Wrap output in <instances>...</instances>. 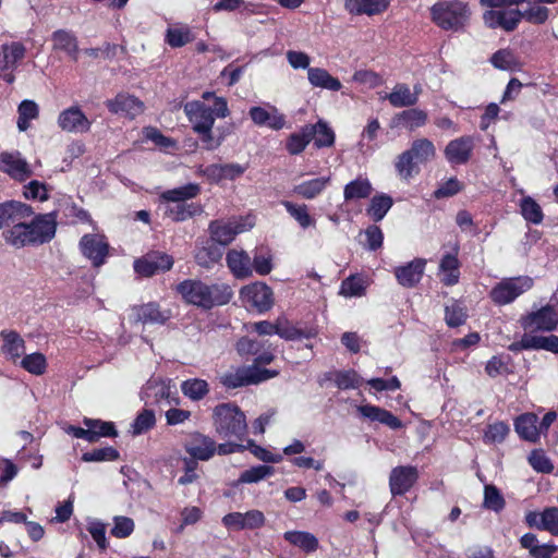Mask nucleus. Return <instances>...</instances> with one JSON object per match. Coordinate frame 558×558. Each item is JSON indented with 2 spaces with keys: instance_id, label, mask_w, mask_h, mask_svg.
Returning <instances> with one entry per match:
<instances>
[{
  "instance_id": "c03bdc74",
  "label": "nucleus",
  "mask_w": 558,
  "mask_h": 558,
  "mask_svg": "<svg viewBox=\"0 0 558 558\" xmlns=\"http://www.w3.org/2000/svg\"><path fill=\"white\" fill-rule=\"evenodd\" d=\"M519 209L525 221L532 222L535 226L542 223L544 219V214L542 211V206L535 202V199L531 196H524L521 198L519 203Z\"/></svg>"
},
{
  "instance_id": "c756f323",
  "label": "nucleus",
  "mask_w": 558,
  "mask_h": 558,
  "mask_svg": "<svg viewBox=\"0 0 558 558\" xmlns=\"http://www.w3.org/2000/svg\"><path fill=\"white\" fill-rule=\"evenodd\" d=\"M388 3V0H344V8L350 14L374 15L384 12Z\"/></svg>"
},
{
  "instance_id": "dca6fc26",
  "label": "nucleus",
  "mask_w": 558,
  "mask_h": 558,
  "mask_svg": "<svg viewBox=\"0 0 558 558\" xmlns=\"http://www.w3.org/2000/svg\"><path fill=\"white\" fill-rule=\"evenodd\" d=\"M0 171L15 181H25L32 175V168L19 150L0 151Z\"/></svg>"
},
{
  "instance_id": "a878e982",
  "label": "nucleus",
  "mask_w": 558,
  "mask_h": 558,
  "mask_svg": "<svg viewBox=\"0 0 558 558\" xmlns=\"http://www.w3.org/2000/svg\"><path fill=\"white\" fill-rule=\"evenodd\" d=\"M459 244H453L451 252L445 253L439 262V274L445 286H453L459 282Z\"/></svg>"
},
{
  "instance_id": "423d86ee",
  "label": "nucleus",
  "mask_w": 558,
  "mask_h": 558,
  "mask_svg": "<svg viewBox=\"0 0 558 558\" xmlns=\"http://www.w3.org/2000/svg\"><path fill=\"white\" fill-rule=\"evenodd\" d=\"M184 113L194 132H208L215 125V118L229 116L228 101L225 98H215L211 107L198 100L189 101L184 104Z\"/></svg>"
},
{
  "instance_id": "69168bd1",
  "label": "nucleus",
  "mask_w": 558,
  "mask_h": 558,
  "mask_svg": "<svg viewBox=\"0 0 558 558\" xmlns=\"http://www.w3.org/2000/svg\"><path fill=\"white\" fill-rule=\"evenodd\" d=\"M87 530L101 550H106L108 542L106 538V523L99 520H90Z\"/></svg>"
},
{
  "instance_id": "7c9ffc66",
  "label": "nucleus",
  "mask_w": 558,
  "mask_h": 558,
  "mask_svg": "<svg viewBox=\"0 0 558 558\" xmlns=\"http://www.w3.org/2000/svg\"><path fill=\"white\" fill-rule=\"evenodd\" d=\"M537 422L538 417L527 412L514 421V429L522 439L535 442L539 439Z\"/></svg>"
},
{
  "instance_id": "0eeeda50",
  "label": "nucleus",
  "mask_w": 558,
  "mask_h": 558,
  "mask_svg": "<svg viewBox=\"0 0 558 558\" xmlns=\"http://www.w3.org/2000/svg\"><path fill=\"white\" fill-rule=\"evenodd\" d=\"M33 215L32 206L21 202L0 204V229L2 238L9 245L16 247L17 235L22 230L23 220Z\"/></svg>"
},
{
  "instance_id": "393cba45",
  "label": "nucleus",
  "mask_w": 558,
  "mask_h": 558,
  "mask_svg": "<svg viewBox=\"0 0 558 558\" xmlns=\"http://www.w3.org/2000/svg\"><path fill=\"white\" fill-rule=\"evenodd\" d=\"M1 352L4 357L12 363H20L25 353V341L15 330H2Z\"/></svg>"
},
{
  "instance_id": "2f4dec72",
  "label": "nucleus",
  "mask_w": 558,
  "mask_h": 558,
  "mask_svg": "<svg viewBox=\"0 0 558 558\" xmlns=\"http://www.w3.org/2000/svg\"><path fill=\"white\" fill-rule=\"evenodd\" d=\"M227 266L236 278L252 275V262L244 251H230L227 253Z\"/></svg>"
},
{
  "instance_id": "de8ad7c7",
  "label": "nucleus",
  "mask_w": 558,
  "mask_h": 558,
  "mask_svg": "<svg viewBox=\"0 0 558 558\" xmlns=\"http://www.w3.org/2000/svg\"><path fill=\"white\" fill-rule=\"evenodd\" d=\"M311 138L315 140L316 147H330L335 143V133L325 122L319 120L316 124L308 125Z\"/></svg>"
},
{
  "instance_id": "4be33fe9",
  "label": "nucleus",
  "mask_w": 558,
  "mask_h": 558,
  "mask_svg": "<svg viewBox=\"0 0 558 558\" xmlns=\"http://www.w3.org/2000/svg\"><path fill=\"white\" fill-rule=\"evenodd\" d=\"M173 267V259L171 255L165 253L149 254L143 259L134 262V269L137 275L150 277L158 271L169 270Z\"/></svg>"
},
{
  "instance_id": "09e8293b",
  "label": "nucleus",
  "mask_w": 558,
  "mask_h": 558,
  "mask_svg": "<svg viewBox=\"0 0 558 558\" xmlns=\"http://www.w3.org/2000/svg\"><path fill=\"white\" fill-rule=\"evenodd\" d=\"M292 218L300 225L301 228L306 229L315 226V219L308 213V207L305 204H294L291 202L281 203Z\"/></svg>"
},
{
  "instance_id": "ddd939ff",
  "label": "nucleus",
  "mask_w": 558,
  "mask_h": 558,
  "mask_svg": "<svg viewBox=\"0 0 558 558\" xmlns=\"http://www.w3.org/2000/svg\"><path fill=\"white\" fill-rule=\"evenodd\" d=\"M520 324L525 331H553L558 325V314L553 305L542 306L520 318Z\"/></svg>"
},
{
  "instance_id": "9b49d317",
  "label": "nucleus",
  "mask_w": 558,
  "mask_h": 558,
  "mask_svg": "<svg viewBox=\"0 0 558 558\" xmlns=\"http://www.w3.org/2000/svg\"><path fill=\"white\" fill-rule=\"evenodd\" d=\"M253 226V221L250 219L234 218L231 220H214L208 229L214 243L228 245L233 242L235 235L247 231Z\"/></svg>"
},
{
  "instance_id": "864d4df0",
  "label": "nucleus",
  "mask_w": 558,
  "mask_h": 558,
  "mask_svg": "<svg viewBox=\"0 0 558 558\" xmlns=\"http://www.w3.org/2000/svg\"><path fill=\"white\" fill-rule=\"evenodd\" d=\"M311 130L308 125L302 128L301 132L292 133L289 135L287 142V149L290 155H299L312 141Z\"/></svg>"
},
{
  "instance_id": "cd10ccee",
  "label": "nucleus",
  "mask_w": 558,
  "mask_h": 558,
  "mask_svg": "<svg viewBox=\"0 0 558 558\" xmlns=\"http://www.w3.org/2000/svg\"><path fill=\"white\" fill-rule=\"evenodd\" d=\"M357 410L363 417L369 418L371 421H377L380 424L389 426L393 430H398V428L402 427L401 420L391 414L390 411L374 407V404H362Z\"/></svg>"
},
{
  "instance_id": "7ed1b4c3",
  "label": "nucleus",
  "mask_w": 558,
  "mask_h": 558,
  "mask_svg": "<svg viewBox=\"0 0 558 558\" xmlns=\"http://www.w3.org/2000/svg\"><path fill=\"white\" fill-rule=\"evenodd\" d=\"M437 156L433 141L417 138L413 141L409 149L403 150L395 160L397 174L402 181H410L420 173V165L432 162Z\"/></svg>"
},
{
  "instance_id": "412c9836",
  "label": "nucleus",
  "mask_w": 558,
  "mask_h": 558,
  "mask_svg": "<svg viewBox=\"0 0 558 558\" xmlns=\"http://www.w3.org/2000/svg\"><path fill=\"white\" fill-rule=\"evenodd\" d=\"M57 123L64 132L69 133H85L92 126V122L78 107H70L61 111Z\"/></svg>"
},
{
  "instance_id": "aec40b11",
  "label": "nucleus",
  "mask_w": 558,
  "mask_h": 558,
  "mask_svg": "<svg viewBox=\"0 0 558 558\" xmlns=\"http://www.w3.org/2000/svg\"><path fill=\"white\" fill-rule=\"evenodd\" d=\"M185 451L193 459L208 460L214 457L217 445L210 436L192 433L184 445Z\"/></svg>"
},
{
  "instance_id": "774afa93",
  "label": "nucleus",
  "mask_w": 558,
  "mask_h": 558,
  "mask_svg": "<svg viewBox=\"0 0 558 558\" xmlns=\"http://www.w3.org/2000/svg\"><path fill=\"white\" fill-rule=\"evenodd\" d=\"M119 459V453L117 449L112 447L94 449L90 451H86L83 453V461H106V460H117Z\"/></svg>"
},
{
  "instance_id": "79ce46f5",
  "label": "nucleus",
  "mask_w": 558,
  "mask_h": 558,
  "mask_svg": "<svg viewBox=\"0 0 558 558\" xmlns=\"http://www.w3.org/2000/svg\"><path fill=\"white\" fill-rule=\"evenodd\" d=\"M368 281L360 275H351L341 283L340 293L344 298H361L366 291Z\"/></svg>"
},
{
  "instance_id": "5701e85b",
  "label": "nucleus",
  "mask_w": 558,
  "mask_h": 558,
  "mask_svg": "<svg viewBox=\"0 0 558 558\" xmlns=\"http://www.w3.org/2000/svg\"><path fill=\"white\" fill-rule=\"evenodd\" d=\"M473 148L474 141L466 135L465 137L450 141L445 147V157L451 165H464L472 157Z\"/></svg>"
},
{
  "instance_id": "bf43d9fd",
  "label": "nucleus",
  "mask_w": 558,
  "mask_h": 558,
  "mask_svg": "<svg viewBox=\"0 0 558 558\" xmlns=\"http://www.w3.org/2000/svg\"><path fill=\"white\" fill-rule=\"evenodd\" d=\"M156 422L155 414L153 410H143L137 414L134 418L132 427L133 435H141L149 430V428L154 427Z\"/></svg>"
},
{
  "instance_id": "72a5a7b5",
  "label": "nucleus",
  "mask_w": 558,
  "mask_h": 558,
  "mask_svg": "<svg viewBox=\"0 0 558 558\" xmlns=\"http://www.w3.org/2000/svg\"><path fill=\"white\" fill-rule=\"evenodd\" d=\"M254 367H240L234 371L225 373L220 377L221 385L227 388H236L247 385H253Z\"/></svg>"
},
{
  "instance_id": "f704fd0d",
  "label": "nucleus",
  "mask_w": 558,
  "mask_h": 558,
  "mask_svg": "<svg viewBox=\"0 0 558 558\" xmlns=\"http://www.w3.org/2000/svg\"><path fill=\"white\" fill-rule=\"evenodd\" d=\"M283 537L288 543L300 547L301 550L306 553L316 551L318 546L316 536L307 533V531H287Z\"/></svg>"
},
{
  "instance_id": "603ef678",
  "label": "nucleus",
  "mask_w": 558,
  "mask_h": 558,
  "mask_svg": "<svg viewBox=\"0 0 558 558\" xmlns=\"http://www.w3.org/2000/svg\"><path fill=\"white\" fill-rule=\"evenodd\" d=\"M19 118L16 121L17 128L21 132H25L28 129L31 120L37 119L38 107L37 102L33 100H23L19 105Z\"/></svg>"
},
{
  "instance_id": "f257e3e1",
  "label": "nucleus",
  "mask_w": 558,
  "mask_h": 558,
  "mask_svg": "<svg viewBox=\"0 0 558 558\" xmlns=\"http://www.w3.org/2000/svg\"><path fill=\"white\" fill-rule=\"evenodd\" d=\"M177 291L185 302L206 310L227 305L233 298V291L228 283L208 284L201 280L180 282Z\"/></svg>"
},
{
  "instance_id": "49530a36",
  "label": "nucleus",
  "mask_w": 558,
  "mask_h": 558,
  "mask_svg": "<svg viewBox=\"0 0 558 558\" xmlns=\"http://www.w3.org/2000/svg\"><path fill=\"white\" fill-rule=\"evenodd\" d=\"M222 252L214 243L202 246L195 254L196 264L203 268H213L216 263L220 262Z\"/></svg>"
},
{
  "instance_id": "e2e57ef3",
  "label": "nucleus",
  "mask_w": 558,
  "mask_h": 558,
  "mask_svg": "<svg viewBox=\"0 0 558 558\" xmlns=\"http://www.w3.org/2000/svg\"><path fill=\"white\" fill-rule=\"evenodd\" d=\"M530 465L539 473H551L554 464L543 450H533L527 458Z\"/></svg>"
},
{
  "instance_id": "4468645a",
  "label": "nucleus",
  "mask_w": 558,
  "mask_h": 558,
  "mask_svg": "<svg viewBox=\"0 0 558 558\" xmlns=\"http://www.w3.org/2000/svg\"><path fill=\"white\" fill-rule=\"evenodd\" d=\"M418 471L415 465H397L389 474V488L392 497L404 496L415 486Z\"/></svg>"
},
{
  "instance_id": "0e129e2a",
  "label": "nucleus",
  "mask_w": 558,
  "mask_h": 558,
  "mask_svg": "<svg viewBox=\"0 0 558 558\" xmlns=\"http://www.w3.org/2000/svg\"><path fill=\"white\" fill-rule=\"evenodd\" d=\"M135 523L131 518L116 517L113 518L111 535L119 538H124L132 535Z\"/></svg>"
},
{
  "instance_id": "1a4fd4ad",
  "label": "nucleus",
  "mask_w": 558,
  "mask_h": 558,
  "mask_svg": "<svg viewBox=\"0 0 558 558\" xmlns=\"http://www.w3.org/2000/svg\"><path fill=\"white\" fill-rule=\"evenodd\" d=\"M533 284L534 280L529 276L504 278L494 286L489 296L497 305H508L520 298L522 293L531 290Z\"/></svg>"
},
{
  "instance_id": "20e7f679",
  "label": "nucleus",
  "mask_w": 558,
  "mask_h": 558,
  "mask_svg": "<svg viewBox=\"0 0 558 558\" xmlns=\"http://www.w3.org/2000/svg\"><path fill=\"white\" fill-rule=\"evenodd\" d=\"M57 213L35 214L23 220L15 247L39 245L51 242L58 226Z\"/></svg>"
},
{
  "instance_id": "e433bc0d",
  "label": "nucleus",
  "mask_w": 558,
  "mask_h": 558,
  "mask_svg": "<svg viewBox=\"0 0 558 558\" xmlns=\"http://www.w3.org/2000/svg\"><path fill=\"white\" fill-rule=\"evenodd\" d=\"M194 36L189 25H172L166 31V43L172 48L186 46Z\"/></svg>"
},
{
  "instance_id": "13d9d810",
  "label": "nucleus",
  "mask_w": 558,
  "mask_h": 558,
  "mask_svg": "<svg viewBox=\"0 0 558 558\" xmlns=\"http://www.w3.org/2000/svg\"><path fill=\"white\" fill-rule=\"evenodd\" d=\"M509 432L510 427L504 423V421H498L497 423L490 424L486 427L484 441L486 444L502 442L506 440Z\"/></svg>"
},
{
  "instance_id": "f3484780",
  "label": "nucleus",
  "mask_w": 558,
  "mask_h": 558,
  "mask_svg": "<svg viewBox=\"0 0 558 558\" xmlns=\"http://www.w3.org/2000/svg\"><path fill=\"white\" fill-rule=\"evenodd\" d=\"M26 49L20 41H12L9 45H3L0 50V77L9 84L14 82L15 76L13 71L17 63L23 61Z\"/></svg>"
},
{
  "instance_id": "bb28decb",
  "label": "nucleus",
  "mask_w": 558,
  "mask_h": 558,
  "mask_svg": "<svg viewBox=\"0 0 558 558\" xmlns=\"http://www.w3.org/2000/svg\"><path fill=\"white\" fill-rule=\"evenodd\" d=\"M107 106L111 112L129 118L138 117L144 111V102L128 94H119L117 98L108 100Z\"/></svg>"
},
{
  "instance_id": "338daca9",
  "label": "nucleus",
  "mask_w": 558,
  "mask_h": 558,
  "mask_svg": "<svg viewBox=\"0 0 558 558\" xmlns=\"http://www.w3.org/2000/svg\"><path fill=\"white\" fill-rule=\"evenodd\" d=\"M484 506L493 509V511H500L505 507V499L498 489L490 484L485 487Z\"/></svg>"
},
{
  "instance_id": "a211bd4d",
  "label": "nucleus",
  "mask_w": 558,
  "mask_h": 558,
  "mask_svg": "<svg viewBox=\"0 0 558 558\" xmlns=\"http://www.w3.org/2000/svg\"><path fill=\"white\" fill-rule=\"evenodd\" d=\"M80 246L83 255L90 259L93 266L105 265L109 252V244L105 235L85 234L81 239Z\"/></svg>"
},
{
  "instance_id": "4d7b16f0",
  "label": "nucleus",
  "mask_w": 558,
  "mask_h": 558,
  "mask_svg": "<svg viewBox=\"0 0 558 558\" xmlns=\"http://www.w3.org/2000/svg\"><path fill=\"white\" fill-rule=\"evenodd\" d=\"M331 378L340 389L356 388L363 381L355 371H337L332 373Z\"/></svg>"
},
{
  "instance_id": "39448f33",
  "label": "nucleus",
  "mask_w": 558,
  "mask_h": 558,
  "mask_svg": "<svg viewBox=\"0 0 558 558\" xmlns=\"http://www.w3.org/2000/svg\"><path fill=\"white\" fill-rule=\"evenodd\" d=\"M471 15L470 7L461 0H438L430 7L432 22L444 31L465 29Z\"/></svg>"
},
{
  "instance_id": "b1692460",
  "label": "nucleus",
  "mask_w": 558,
  "mask_h": 558,
  "mask_svg": "<svg viewBox=\"0 0 558 558\" xmlns=\"http://www.w3.org/2000/svg\"><path fill=\"white\" fill-rule=\"evenodd\" d=\"M426 266L425 258H415L407 265L399 266L395 269L397 282L408 289L416 286L424 276Z\"/></svg>"
},
{
  "instance_id": "c85d7f7f",
  "label": "nucleus",
  "mask_w": 558,
  "mask_h": 558,
  "mask_svg": "<svg viewBox=\"0 0 558 558\" xmlns=\"http://www.w3.org/2000/svg\"><path fill=\"white\" fill-rule=\"evenodd\" d=\"M134 310L137 322L144 324H165L171 317L170 310H161L156 302H148Z\"/></svg>"
},
{
  "instance_id": "37998d69",
  "label": "nucleus",
  "mask_w": 558,
  "mask_h": 558,
  "mask_svg": "<svg viewBox=\"0 0 558 558\" xmlns=\"http://www.w3.org/2000/svg\"><path fill=\"white\" fill-rule=\"evenodd\" d=\"M387 99L395 108H403L416 104L417 95L408 85L397 84L391 94L387 95Z\"/></svg>"
},
{
  "instance_id": "6e6d98bb",
  "label": "nucleus",
  "mask_w": 558,
  "mask_h": 558,
  "mask_svg": "<svg viewBox=\"0 0 558 558\" xmlns=\"http://www.w3.org/2000/svg\"><path fill=\"white\" fill-rule=\"evenodd\" d=\"M83 424L89 427V430L94 433V441H97L101 436H117L118 432L112 423L101 421L97 418L85 417Z\"/></svg>"
},
{
  "instance_id": "ea45409f",
  "label": "nucleus",
  "mask_w": 558,
  "mask_h": 558,
  "mask_svg": "<svg viewBox=\"0 0 558 558\" xmlns=\"http://www.w3.org/2000/svg\"><path fill=\"white\" fill-rule=\"evenodd\" d=\"M180 388L182 393L192 401H201L209 392L207 380L201 378L185 379Z\"/></svg>"
},
{
  "instance_id": "3c124183",
  "label": "nucleus",
  "mask_w": 558,
  "mask_h": 558,
  "mask_svg": "<svg viewBox=\"0 0 558 558\" xmlns=\"http://www.w3.org/2000/svg\"><path fill=\"white\" fill-rule=\"evenodd\" d=\"M21 367L35 376H41L47 369V360L43 353L25 354L21 359Z\"/></svg>"
},
{
  "instance_id": "8fccbe9b",
  "label": "nucleus",
  "mask_w": 558,
  "mask_h": 558,
  "mask_svg": "<svg viewBox=\"0 0 558 558\" xmlns=\"http://www.w3.org/2000/svg\"><path fill=\"white\" fill-rule=\"evenodd\" d=\"M398 123L405 129L414 130L425 125L427 121V114L421 109H409L403 110L397 117Z\"/></svg>"
},
{
  "instance_id": "680f3d73",
  "label": "nucleus",
  "mask_w": 558,
  "mask_h": 558,
  "mask_svg": "<svg viewBox=\"0 0 558 558\" xmlns=\"http://www.w3.org/2000/svg\"><path fill=\"white\" fill-rule=\"evenodd\" d=\"M541 530L558 536V507H547L541 512Z\"/></svg>"
},
{
  "instance_id": "f03ea898",
  "label": "nucleus",
  "mask_w": 558,
  "mask_h": 558,
  "mask_svg": "<svg viewBox=\"0 0 558 558\" xmlns=\"http://www.w3.org/2000/svg\"><path fill=\"white\" fill-rule=\"evenodd\" d=\"M199 193L201 187L198 183H187L185 186L166 190L159 196V208H161L167 218L173 221H184L193 218V216L203 213V206L186 202L196 197Z\"/></svg>"
},
{
  "instance_id": "6ab92c4d",
  "label": "nucleus",
  "mask_w": 558,
  "mask_h": 558,
  "mask_svg": "<svg viewBox=\"0 0 558 558\" xmlns=\"http://www.w3.org/2000/svg\"><path fill=\"white\" fill-rule=\"evenodd\" d=\"M143 398H153L160 408H166L168 404L180 405V396L173 391L169 381L150 379L147 381L143 389Z\"/></svg>"
},
{
  "instance_id": "052dcab7",
  "label": "nucleus",
  "mask_w": 558,
  "mask_h": 558,
  "mask_svg": "<svg viewBox=\"0 0 558 558\" xmlns=\"http://www.w3.org/2000/svg\"><path fill=\"white\" fill-rule=\"evenodd\" d=\"M466 318L465 308L458 301H451L449 305L445 307V322L449 326H459L464 324Z\"/></svg>"
},
{
  "instance_id": "a18cd8bd",
  "label": "nucleus",
  "mask_w": 558,
  "mask_h": 558,
  "mask_svg": "<svg viewBox=\"0 0 558 558\" xmlns=\"http://www.w3.org/2000/svg\"><path fill=\"white\" fill-rule=\"evenodd\" d=\"M276 333L279 335L280 338L286 340H296L302 338H313L316 335V330L310 329L307 331L298 329L289 323L288 320H283V318H278L276 322Z\"/></svg>"
},
{
  "instance_id": "6e6552de",
  "label": "nucleus",
  "mask_w": 558,
  "mask_h": 558,
  "mask_svg": "<svg viewBox=\"0 0 558 558\" xmlns=\"http://www.w3.org/2000/svg\"><path fill=\"white\" fill-rule=\"evenodd\" d=\"M214 426L222 437L242 439L247 432L246 416L233 403H220L214 409Z\"/></svg>"
},
{
  "instance_id": "5fc2aeb1",
  "label": "nucleus",
  "mask_w": 558,
  "mask_h": 558,
  "mask_svg": "<svg viewBox=\"0 0 558 558\" xmlns=\"http://www.w3.org/2000/svg\"><path fill=\"white\" fill-rule=\"evenodd\" d=\"M275 468L270 465H255L241 473L238 483H257L275 474Z\"/></svg>"
},
{
  "instance_id": "2eb2a0df",
  "label": "nucleus",
  "mask_w": 558,
  "mask_h": 558,
  "mask_svg": "<svg viewBox=\"0 0 558 558\" xmlns=\"http://www.w3.org/2000/svg\"><path fill=\"white\" fill-rule=\"evenodd\" d=\"M248 117L253 120L255 125L260 128L281 130L287 126V117L284 113L280 111L276 105L269 102L250 108Z\"/></svg>"
},
{
  "instance_id": "c9c22d12",
  "label": "nucleus",
  "mask_w": 558,
  "mask_h": 558,
  "mask_svg": "<svg viewBox=\"0 0 558 558\" xmlns=\"http://www.w3.org/2000/svg\"><path fill=\"white\" fill-rule=\"evenodd\" d=\"M372 191L373 186L368 179L357 178L345 184L343 197L345 202H352V199L369 197Z\"/></svg>"
},
{
  "instance_id": "4c0bfd02",
  "label": "nucleus",
  "mask_w": 558,
  "mask_h": 558,
  "mask_svg": "<svg viewBox=\"0 0 558 558\" xmlns=\"http://www.w3.org/2000/svg\"><path fill=\"white\" fill-rule=\"evenodd\" d=\"M53 47L77 60V39L70 31L59 29L52 33Z\"/></svg>"
},
{
  "instance_id": "9d476101",
  "label": "nucleus",
  "mask_w": 558,
  "mask_h": 558,
  "mask_svg": "<svg viewBox=\"0 0 558 558\" xmlns=\"http://www.w3.org/2000/svg\"><path fill=\"white\" fill-rule=\"evenodd\" d=\"M486 8L483 13V21L486 26L496 29L499 27L506 32H513L521 21L520 9L508 7L507 4H481Z\"/></svg>"
},
{
  "instance_id": "a19ab883",
  "label": "nucleus",
  "mask_w": 558,
  "mask_h": 558,
  "mask_svg": "<svg viewBox=\"0 0 558 558\" xmlns=\"http://www.w3.org/2000/svg\"><path fill=\"white\" fill-rule=\"evenodd\" d=\"M393 204L391 196L387 194H377L371 198L367 214L372 220L378 222L384 219Z\"/></svg>"
},
{
  "instance_id": "58836bf2",
  "label": "nucleus",
  "mask_w": 558,
  "mask_h": 558,
  "mask_svg": "<svg viewBox=\"0 0 558 558\" xmlns=\"http://www.w3.org/2000/svg\"><path fill=\"white\" fill-rule=\"evenodd\" d=\"M329 181L330 178L327 175L326 178H317L301 182L294 186V193L304 198H314L322 194L329 184Z\"/></svg>"
},
{
  "instance_id": "f8f14e48",
  "label": "nucleus",
  "mask_w": 558,
  "mask_h": 558,
  "mask_svg": "<svg viewBox=\"0 0 558 558\" xmlns=\"http://www.w3.org/2000/svg\"><path fill=\"white\" fill-rule=\"evenodd\" d=\"M240 300L247 307L264 313V311H268L274 305V292L268 284L254 282L241 289Z\"/></svg>"
},
{
  "instance_id": "473e14b6",
  "label": "nucleus",
  "mask_w": 558,
  "mask_h": 558,
  "mask_svg": "<svg viewBox=\"0 0 558 558\" xmlns=\"http://www.w3.org/2000/svg\"><path fill=\"white\" fill-rule=\"evenodd\" d=\"M307 80L314 87L338 90L342 87L341 81L331 76L330 72L322 68L307 69Z\"/></svg>"
}]
</instances>
